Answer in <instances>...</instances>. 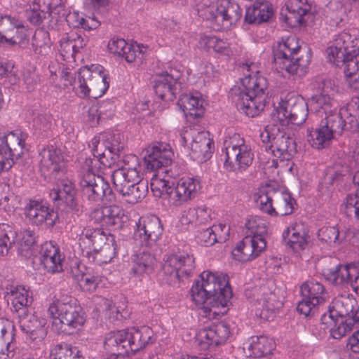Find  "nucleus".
<instances>
[{
	"instance_id": "f257e3e1",
	"label": "nucleus",
	"mask_w": 359,
	"mask_h": 359,
	"mask_svg": "<svg viewBox=\"0 0 359 359\" xmlns=\"http://www.w3.org/2000/svg\"><path fill=\"white\" fill-rule=\"evenodd\" d=\"M172 157L169 144L156 142L147 148L144 160L147 170L156 172L151 180L154 196L168 198L171 205L179 207L195 198L201 185L198 180L190 177L182 178L176 184L175 172L168 169Z\"/></svg>"
},
{
	"instance_id": "f03ea898",
	"label": "nucleus",
	"mask_w": 359,
	"mask_h": 359,
	"mask_svg": "<svg viewBox=\"0 0 359 359\" xmlns=\"http://www.w3.org/2000/svg\"><path fill=\"white\" fill-rule=\"evenodd\" d=\"M201 280L196 281L191 289L192 300L206 315H210L213 309L224 308L232 297V292L225 276L204 271Z\"/></svg>"
},
{
	"instance_id": "7ed1b4c3",
	"label": "nucleus",
	"mask_w": 359,
	"mask_h": 359,
	"mask_svg": "<svg viewBox=\"0 0 359 359\" xmlns=\"http://www.w3.org/2000/svg\"><path fill=\"white\" fill-rule=\"evenodd\" d=\"M323 324L330 327V334L334 339H341L359 323V305L353 294H342L335 297L328 307L327 313L321 316Z\"/></svg>"
},
{
	"instance_id": "20e7f679",
	"label": "nucleus",
	"mask_w": 359,
	"mask_h": 359,
	"mask_svg": "<svg viewBox=\"0 0 359 359\" xmlns=\"http://www.w3.org/2000/svg\"><path fill=\"white\" fill-rule=\"evenodd\" d=\"M122 163L123 165L111 175L113 184L123 200L128 203L135 204L145 197L148 190L147 184L142 180L137 156L126 155Z\"/></svg>"
},
{
	"instance_id": "39448f33",
	"label": "nucleus",
	"mask_w": 359,
	"mask_h": 359,
	"mask_svg": "<svg viewBox=\"0 0 359 359\" xmlns=\"http://www.w3.org/2000/svg\"><path fill=\"white\" fill-rule=\"evenodd\" d=\"M268 82L262 76H249L241 86H234L230 95L237 109L250 117L259 114L268 100Z\"/></svg>"
},
{
	"instance_id": "423d86ee",
	"label": "nucleus",
	"mask_w": 359,
	"mask_h": 359,
	"mask_svg": "<svg viewBox=\"0 0 359 359\" xmlns=\"http://www.w3.org/2000/svg\"><path fill=\"white\" fill-rule=\"evenodd\" d=\"M299 51L300 47L295 37H288L278 43L276 49L273 50V62L278 72L284 76L283 71L292 76H304L306 73L311 55L307 53L305 57H299Z\"/></svg>"
},
{
	"instance_id": "0eeeda50",
	"label": "nucleus",
	"mask_w": 359,
	"mask_h": 359,
	"mask_svg": "<svg viewBox=\"0 0 359 359\" xmlns=\"http://www.w3.org/2000/svg\"><path fill=\"white\" fill-rule=\"evenodd\" d=\"M53 318L52 325L57 331H65L66 327L77 329L86 321L85 313L75 299L66 297L51 303L48 309Z\"/></svg>"
},
{
	"instance_id": "6e6552de",
	"label": "nucleus",
	"mask_w": 359,
	"mask_h": 359,
	"mask_svg": "<svg viewBox=\"0 0 359 359\" xmlns=\"http://www.w3.org/2000/svg\"><path fill=\"white\" fill-rule=\"evenodd\" d=\"M103 69L102 66L80 69L74 78V83L70 82V85L81 97H100L109 87L108 77Z\"/></svg>"
},
{
	"instance_id": "1a4fd4ad",
	"label": "nucleus",
	"mask_w": 359,
	"mask_h": 359,
	"mask_svg": "<svg viewBox=\"0 0 359 359\" xmlns=\"http://www.w3.org/2000/svg\"><path fill=\"white\" fill-rule=\"evenodd\" d=\"M82 176L79 182L82 198L90 204L100 202L116 203V194L110 187L109 184L102 176L95 173L96 169L82 168Z\"/></svg>"
},
{
	"instance_id": "9d476101",
	"label": "nucleus",
	"mask_w": 359,
	"mask_h": 359,
	"mask_svg": "<svg viewBox=\"0 0 359 359\" xmlns=\"http://www.w3.org/2000/svg\"><path fill=\"white\" fill-rule=\"evenodd\" d=\"M246 227L251 231L233 250L232 255L239 262H248L257 257L266 247L265 235L267 229L265 224L255 219H250Z\"/></svg>"
},
{
	"instance_id": "9b49d317",
	"label": "nucleus",
	"mask_w": 359,
	"mask_h": 359,
	"mask_svg": "<svg viewBox=\"0 0 359 359\" xmlns=\"http://www.w3.org/2000/svg\"><path fill=\"white\" fill-rule=\"evenodd\" d=\"M195 269L193 255L184 252L165 256L161 275L163 280L172 286L177 285L184 278H187Z\"/></svg>"
},
{
	"instance_id": "f8f14e48",
	"label": "nucleus",
	"mask_w": 359,
	"mask_h": 359,
	"mask_svg": "<svg viewBox=\"0 0 359 359\" xmlns=\"http://www.w3.org/2000/svg\"><path fill=\"white\" fill-rule=\"evenodd\" d=\"M259 137L263 143L269 144L266 146V149H269L280 161H288L297 153V143L294 137L280 130L277 126H266Z\"/></svg>"
},
{
	"instance_id": "ddd939ff",
	"label": "nucleus",
	"mask_w": 359,
	"mask_h": 359,
	"mask_svg": "<svg viewBox=\"0 0 359 359\" xmlns=\"http://www.w3.org/2000/svg\"><path fill=\"white\" fill-rule=\"evenodd\" d=\"M308 112V104L302 97L291 96L276 109L272 118L281 126L289 123L299 126L305 122Z\"/></svg>"
},
{
	"instance_id": "4468645a",
	"label": "nucleus",
	"mask_w": 359,
	"mask_h": 359,
	"mask_svg": "<svg viewBox=\"0 0 359 359\" xmlns=\"http://www.w3.org/2000/svg\"><path fill=\"white\" fill-rule=\"evenodd\" d=\"M359 53V39L344 31L337 34L332 45L327 49L328 59L337 67H341L349 58Z\"/></svg>"
},
{
	"instance_id": "2eb2a0df",
	"label": "nucleus",
	"mask_w": 359,
	"mask_h": 359,
	"mask_svg": "<svg viewBox=\"0 0 359 359\" xmlns=\"http://www.w3.org/2000/svg\"><path fill=\"white\" fill-rule=\"evenodd\" d=\"M231 144L226 147L224 166L230 171L243 172L252 164L253 154L239 135H233Z\"/></svg>"
},
{
	"instance_id": "dca6fc26",
	"label": "nucleus",
	"mask_w": 359,
	"mask_h": 359,
	"mask_svg": "<svg viewBox=\"0 0 359 359\" xmlns=\"http://www.w3.org/2000/svg\"><path fill=\"white\" fill-rule=\"evenodd\" d=\"M190 140H191L190 149L195 158L201 161H205L210 158L214 142L210 139L208 131H198L194 126L187 128L180 134V142L183 147H185Z\"/></svg>"
},
{
	"instance_id": "f3484780",
	"label": "nucleus",
	"mask_w": 359,
	"mask_h": 359,
	"mask_svg": "<svg viewBox=\"0 0 359 359\" xmlns=\"http://www.w3.org/2000/svg\"><path fill=\"white\" fill-rule=\"evenodd\" d=\"M205 16L208 20L222 28L228 29L240 20L242 12L238 4L229 0H221L217 6L208 8Z\"/></svg>"
},
{
	"instance_id": "a211bd4d",
	"label": "nucleus",
	"mask_w": 359,
	"mask_h": 359,
	"mask_svg": "<svg viewBox=\"0 0 359 359\" xmlns=\"http://www.w3.org/2000/svg\"><path fill=\"white\" fill-rule=\"evenodd\" d=\"M24 140L13 132L0 135V172L8 170L24 154Z\"/></svg>"
},
{
	"instance_id": "6ab92c4d",
	"label": "nucleus",
	"mask_w": 359,
	"mask_h": 359,
	"mask_svg": "<svg viewBox=\"0 0 359 359\" xmlns=\"http://www.w3.org/2000/svg\"><path fill=\"white\" fill-rule=\"evenodd\" d=\"M80 243L88 245L95 252L107 255L110 261L115 253L114 238L111 234H106L102 229L85 228L79 238Z\"/></svg>"
},
{
	"instance_id": "aec40b11",
	"label": "nucleus",
	"mask_w": 359,
	"mask_h": 359,
	"mask_svg": "<svg viewBox=\"0 0 359 359\" xmlns=\"http://www.w3.org/2000/svg\"><path fill=\"white\" fill-rule=\"evenodd\" d=\"M134 238L140 246L152 248L163 233L161 221L156 216L140 217L136 224Z\"/></svg>"
},
{
	"instance_id": "412c9836",
	"label": "nucleus",
	"mask_w": 359,
	"mask_h": 359,
	"mask_svg": "<svg viewBox=\"0 0 359 359\" xmlns=\"http://www.w3.org/2000/svg\"><path fill=\"white\" fill-rule=\"evenodd\" d=\"M39 156V170L46 178L57 179L65 173L64 156L60 149L53 146L43 148Z\"/></svg>"
},
{
	"instance_id": "4be33fe9",
	"label": "nucleus",
	"mask_w": 359,
	"mask_h": 359,
	"mask_svg": "<svg viewBox=\"0 0 359 359\" xmlns=\"http://www.w3.org/2000/svg\"><path fill=\"white\" fill-rule=\"evenodd\" d=\"M300 290L303 299L298 303L297 310L305 316L313 315L316 306L325 301L324 286L317 281L310 280L303 283Z\"/></svg>"
},
{
	"instance_id": "5701e85b",
	"label": "nucleus",
	"mask_w": 359,
	"mask_h": 359,
	"mask_svg": "<svg viewBox=\"0 0 359 359\" xmlns=\"http://www.w3.org/2000/svg\"><path fill=\"white\" fill-rule=\"evenodd\" d=\"M25 214L28 220L37 226L45 224L53 227L58 219V214L41 201L30 200L25 208Z\"/></svg>"
},
{
	"instance_id": "b1692460",
	"label": "nucleus",
	"mask_w": 359,
	"mask_h": 359,
	"mask_svg": "<svg viewBox=\"0 0 359 359\" xmlns=\"http://www.w3.org/2000/svg\"><path fill=\"white\" fill-rule=\"evenodd\" d=\"M90 217L101 226L114 230L121 229L128 219L123 209L116 205L95 208Z\"/></svg>"
},
{
	"instance_id": "393cba45",
	"label": "nucleus",
	"mask_w": 359,
	"mask_h": 359,
	"mask_svg": "<svg viewBox=\"0 0 359 359\" xmlns=\"http://www.w3.org/2000/svg\"><path fill=\"white\" fill-rule=\"evenodd\" d=\"M230 330L229 326L223 323L212 325L208 328L201 330L196 335V341L201 350L224 344L229 338Z\"/></svg>"
},
{
	"instance_id": "a878e982",
	"label": "nucleus",
	"mask_w": 359,
	"mask_h": 359,
	"mask_svg": "<svg viewBox=\"0 0 359 359\" xmlns=\"http://www.w3.org/2000/svg\"><path fill=\"white\" fill-rule=\"evenodd\" d=\"M76 193L72 182L62 180L58 188L54 189L50 195L56 205H65L72 211L79 215L81 210L76 198Z\"/></svg>"
},
{
	"instance_id": "bb28decb",
	"label": "nucleus",
	"mask_w": 359,
	"mask_h": 359,
	"mask_svg": "<svg viewBox=\"0 0 359 359\" xmlns=\"http://www.w3.org/2000/svg\"><path fill=\"white\" fill-rule=\"evenodd\" d=\"M21 330L26 333L30 339L36 341H42L46 335L45 325L46 320L41 318L30 311L24 316H18Z\"/></svg>"
},
{
	"instance_id": "cd10ccee",
	"label": "nucleus",
	"mask_w": 359,
	"mask_h": 359,
	"mask_svg": "<svg viewBox=\"0 0 359 359\" xmlns=\"http://www.w3.org/2000/svg\"><path fill=\"white\" fill-rule=\"evenodd\" d=\"M285 6V21L289 26L296 27L306 22L311 6L305 0H289Z\"/></svg>"
},
{
	"instance_id": "c85d7f7f",
	"label": "nucleus",
	"mask_w": 359,
	"mask_h": 359,
	"mask_svg": "<svg viewBox=\"0 0 359 359\" xmlns=\"http://www.w3.org/2000/svg\"><path fill=\"white\" fill-rule=\"evenodd\" d=\"M128 352H137L153 343V331L149 327L125 330Z\"/></svg>"
},
{
	"instance_id": "c756f323",
	"label": "nucleus",
	"mask_w": 359,
	"mask_h": 359,
	"mask_svg": "<svg viewBox=\"0 0 359 359\" xmlns=\"http://www.w3.org/2000/svg\"><path fill=\"white\" fill-rule=\"evenodd\" d=\"M331 86V81H324L322 92L320 94L313 95L309 101L311 110L320 117L333 112V100L331 98L332 94L330 93L334 90Z\"/></svg>"
},
{
	"instance_id": "7c9ffc66",
	"label": "nucleus",
	"mask_w": 359,
	"mask_h": 359,
	"mask_svg": "<svg viewBox=\"0 0 359 359\" xmlns=\"http://www.w3.org/2000/svg\"><path fill=\"white\" fill-rule=\"evenodd\" d=\"M358 273L359 269L352 264H339L334 268H325L323 271L326 279L336 285L351 283L353 286L355 277Z\"/></svg>"
},
{
	"instance_id": "2f4dec72",
	"label": "nucleus",
	"mask_w": 359,
	"mask_h": 359,
	"mask_svg": "<svg viewBox=\"0 0 359 359\" xmlns=\"http://www.w3.org/2000/svg\"><path fill=\"white\" fill-rule=\"evenodd\" d=\"M257 302L262 305V309L257 308V313L260 310V318L267 321L273 320L276 311L283 306V303L278 299L275 293L270 292L264 286L260 289V292L257 293Z\"/></svg>"
},
{
	"instance_id": "473e14b6",
	"label": "nucleus",
	"mask_w": 359,
	"mask_h": 359,
	"mask_svg": "<svg viewBox=\"0 0 359 359\" xmlns=\"http://www.w3.org/2000/svg\"><path fill=\"white\" fill-rule=\"evenodd\" d=\"M41 263L48 272L54 273L62 271L60 249L52 243H46L41 249Z\"/></svg>"
},
{
	"instance_id": "72a5a7b5",
	"label": "nucleus",
	"mask_w": 359,
	"mask_h": 359,
	"mask_svg": "<svg viewBox=\"0 0 359 359\" xmlns=\"http://www.w3.org/2000/svg\"><path fill=\"white\" fill-rule=\"evenodd\" d=\"M177 76L165 73L159 75L155 80L154 86L156 94L162 100L165 102L172 101L176 97Z\"/></svg>"
},
{
	"instance_id": "f704fd0d",
	"label": "nucleus",
	"mask_w": 359,
	"mask_h": 359,
	"mask_svg": "<svg viewBox=\"0 0 359 359\" xmlns=\"http://www.w3.org/2000/svg\"><path fill=\"white\" fill-rule=\"evenodd\" d=\"M125 330L111 331L105 335L104 349L109 355L119 356L128 353Z\"/></svg>"
},
{
	"instance_id": "c9c22d12",
	"label": "nucleus",
	"mask_w": 359,
	"mask_h": 359,
	"mask_svg": "<svg viewBox=\"0 0 359 359\" xmlns=\"http://www.w3.org/2000/svg\"><path fill=\"white\" fill-rule=\"evenodd\" d=\"M8 293L11 296L12 311L15 312L18 316H24L30 311L29 306L32 304V298L24 286L14 287Z\"/></svg>"
},
{
	"instance_id": "e433bc0d",
	"label": "nucleus",
	"mask_w": 359,
	"mask_h": 359,
	"mask_svg": "<svg viewBox=\"0 0 359 359\" xmlns=\"http://www.w3.org/2000/svg\"><path fill=\"white\" fill-rule=\"evenodd\" d=\"M131 273L140 276L152 273L156 265L155 257L149 250H142L132 257Z\"/></svg>"
},
{
	"instance_id": "4c0bfd02",
	"label": "nucleus",
	"mask_w": 359,
	"mask_h": 359,
	"mask_svg": "<svg viewBox=\"0 0 359 359\" xmlns=\"http://www.w3.org/2000/svg\"><path fill=\"white\" fill-rule=\"evenodd\" d=\"M108 49L111 53L121 56L128 63H132L142 55L140 47L128 43L123 39L114 38L108 43Z\"/></svg>"
},
{
	"instance_id": "58836bf2",
	"label": "nucleus",
	"mask_w": 359,
	"mask_h": 359,
	"mask_svg": "<svg viewBox=\"0 0 359 359\" xmlns=\"http://www.w3.org/2000/svg\"><path fill=\"white\" fill-rule=\"evenodd\" d=\"M273 15L271 5L264 0H257L246 9L245 20L249 24L266 22Z\"/></svg>"
},
{
	"instance_id": "ea45409f",
	"label": "nucleus",
	"mask_w": 359,
	"mask_h": 359,
	"mask_svg": "<svg viewBox=\"0 0 359 359\" xmlns=\"http://www.w3.org/2000/svg\"><path fill=\"white\" fill-rule=\"evenodd\" d=\"M105 144L104 140V135L102 139L93 138L91 141L90 146L92 147V151L94 158H87L83 165V168L86 169H96L101 168V165L104 167L109 166L111 163L109 161V156H108L107 150L105 147L102 145L101 151H99L100 146Z\"/></svg>"
},
{
	"instance_id": "a19ab883",
	"label": "nucleus",
	"mask_w": 359,
	"mask_h": 359,
	"mask_svg": "<svg viewBox=\"0 0 359 359\" xmlns=\"http://www.w3.org/2000/svg\"><path fill=\"white\" fill-rule=\"evenodd\" d=\"M243 349L248 357H263L271 354L275 348L273 341L266 336L252 337Z\"/></svg>"
},
{
	"instance_id": "79ce46f5",
	"label": "nucleus",
	"mask_w": 359,
	"mask_h": 359,
	"mask_svg": "<svg viewBox=\"0 0 359 359\" xmlns=\"http://www.w3.org/2000/svg\"><path fill=\"white\" fill-rule=\"evenodd\" d=\"M23 27V24L15 18L0 16V42L12 46L17 44V39L20 38L18 29Z\"/></svg>"
},
{
	"instance_id": "37998d69",
	"label": "nucleus",
	"mask_w": 359,
	"mask_h": 359,
	"mask_svg": "<svg viewBox=\"0 0 359 359\" xmlns=\"http://www.w3.org/2000/svg\"><path fill=\"white\" fill-rule=\"evenodd\" d=\"M289 237L287 245L294 252H299L306 248L309 243L308 230L304 223H295L287 230Z\"/></svg>"
},
{
	"instance_id": "c03bdc74",
	"label": "nucleus",
	"mask_w": 359,
	"mask_h": 359,
	"mask_svg": "<svg viewBox=\"0 0 359 359\" xmlns=\"http://www.w3.org/2000/svg\"><path fill=\"white\" fill-rule=\"evenodd\" d=\"M271 196L275 205L273 206L275 212L273 216H285L293 212L296 202L290 193L283 189L274 188V194Z\"/></svg>"
},
{
	"instance_id": "a18cd8bd",
	"label": "nucleus",
	"mask_w": 359,
	"mask_h": 359,
	"mask_svg": "<svg viewBox=\"0 0 359 359\" xmlns=\"http://www.w3.org/2000/svg\"><path fill=\"white\" fill-rule=\"evenodd\" d=\"M177 104L180 109L190 117L198 118L203 114V100L198 93L182 95Z\"/></svg>"
},
{
	"instance_id": "49530a36",
	"label": "nucleus",
	"mask_w": 359,
	"mask_h": 359,
	"mask_svg": "<svg viewBox=\"0 0 359 359\" xmlns=\"http://www.w3.org/2000/svg\"><path fill=\"white\" fill-rule=\"evenodd\" d=\"M309 133L308 141L313 148L317 149L328 147L335 138L327 129V126H325L321 122L318 128L309 130Z\"/></svg>"
},
{
	"instance_id": "de8ad7c7",
	"label": "nucleus",
	"mask_w": 359,
	"mask_h": 359,
	"mask_svg": "<svg viewBox=\"0 0 359 359\" xmlns=\"http://www.w3.org/2000/svg\"><path fill=\"white\" fill-rule=\"evenodd\" d=\"M353 182L359 186V170L353 176ZM342 210L347 217L359 221V190L347 195L342 205Z\"/></svg>"
},
{
	"instance_id": "09e8293b",
	"label": "nucleus",
	"mask_w": 359,
	"mask_h": 359,
	"mask_svg": "<svg viewBox=\"0 0 359 359\" xmlns=\"http://www.w3.org/2000/svg\"><path fill=\"white\" fill-rule=\"evenodd\" d=\"M274 194V188L267 186L259 191L255 195V201L259 209L268 215L273 216L275 210L273 208L274 201L271 194Z\"/></svg>"
},
{
	"instance_id": "8fccbe9b",
	"label": "nucleus",
	"mask_w": 359,
	"mask_h": 359,
	"mask_svg": "<svg viewBox=\"0 0 359 359\" xmlns=\"http://www.w3.org/2000/svg\"><path fill=\"white\" fill-rule=\"evenodd\" d=\"M17 233L8 224H0V257L8 253L12 245L15 243Z\"/></svg>"
},
{
	"instance_id": "3c124183",
	"label": "nucleus",
	"mask_w": 359,
	"mask_h": 359,
	"mask_svg": "<svg viewBox=\"0 0 359 359\" xmlns=\"http://www.w3.org/2000/svg\"><path fill=\"white\" fill-rule=\"evenodd\" d=\"M51 353L54 359H84L78 347L66 343L57 344Z\"/></svg>"
},
{
	"instance_id": "603ef678",
	"label": "nucleus",
	"mask_w": 359,
	"mask_h": 359,
	"mask_svg": "<svg viewBox=\"0 0 359 359\" xmlns=\"http://www.w3.org/2000/svg\"><path fill=\"white\" fill-rule=\"evenodd\" d=\"M105 144L100 146L99 151H101L102 145L107 148L110 159L115 161L119 156V153L123 149L124 144L121 142L119 135L109 134L104 135Z\"/></svg>"
},
{
	"instance_id": "864d4df0",
	"label": "nucleus",
	"mask_w": 359,
	"mask_h": 359,
	"mask_svg": "<svg viewBox=\"0 0 359 359\" xmlns=\"http://www.w3.org/2000/svg\"><path fill=\"white\" fill-rule=\"evenodd\" d=\"M321 123L325 126H327V129L334 137L341 135L345 126L344 121L341 115L337 112H332L325 115V119L322 120Z\"/></svg>"
},
{
	"instance_id": "5fc2aeb1",
	"label": "nucleus",
	"mask_w": 359,
	"mask_h": 359,
	"mask_svg": "<svg viewBox=\"0 0 359 359\" xmlns=\"http://www.w3.org/2000/svg\"><path fill=\"white\" fill-rule=\"evenodd\" d=\"M35 52L38 54L46 55L50 49V41L47 32L40 31L36 33L32 39Z\"/></svg>"
},
{
	"instance_id": "6e6d98bb",
	"label": "nucleus",
	"mask_w": 359,
	"mask_h": 359,
	"mask_svg": "<svg viewBox=\"0 0 359 359\" xmlns=\"http://www.w3.org/2000/svg\"><path fill=\"white\" fill-rule=\"evenodd\" d=\"M318 238L330 245L339 243V231L335 226H325L319 229Z\"/></svg>"
},
{
	"instance_id": "4d7b16f0",
	"label": "nucleus",
	"mask_w": 359,
	"mask_h": 359,
	"mask_svg": "<svg viewBox=\"0 0 359 359\" xmlns=\"http://www.w3.org/2000/svg\"><path fill=\"white\" fill-rule=\"evenodd\" d=\"M211 209L203 205L198 207L197 208L190 209L189 210V215L192 217H195V224L196 225L207 224L211 221Z\"/></svg>"
},
{
	"instance_id": "13d9d810",
	"label": "nucleus",
	"mask_w": 359,
	"mask_h": 359,
	"mask_svg": "<svg viewBox=\"0 0 359 359\" xmlns=\"http://www.w3.org/2000/svg\"><path fill=\"white\" fill-rule=\"evenodd\" d=\"M196 238L199 243L205 246H211L218 243L217 235L215 234L212 227L198 231Z\"/></svg>"
},
{
	"instance_id": "bf43d9fd",
	"label": "nucleus",
	"mask_w": 359,
	"mask_h": 359,
	"mask_svg": "<svg viewBox=\"0 0 359 359\" xmlns=\"http://www.w3.org/2000/svg\"><path fill=\"white\" fill-rule=\"evenodd\" d=\"M78 281L83 290L93 292L95 290L100 282V278L98 276L84 273L81 275L80 279H78Z\"/></svg>"
},
{
	"instance_id": "052dcab7",
	"label": "nucleus",
	"mask_w": 359,
	"mask_h": 359,
	"mask_svg": "<svg viewBox=\"0 0 359 359\" xmlns=\"http://www.w3.org/2000/svg\"><path fill=\"white\" fill-rule=\"evenodd\" d=\"M60 51L61 55L67 59L72 57L74 58L76 55V52L74 48L72 39L70 33L64 36L60 41Z\"/></svg>"
},
{
	"instance_id": "680f3d73",
	"label": "nucleus",
	"mask_w": 359,
	"mask_h": 359,
	"mask_svg": "<svg viewBox=\"0 0 359 359\" xmlns=\"http://www.w3.org/2000/svg\"><path fill=\"white\" fill-rule=\"evenodd\" d=\"M34 127L39 130L46 131L52 126L51 116L48 114H38L33 118Z\"/></svg>"
},
{
	"instance_id": "e2e57ef3",
	"label": "nucleus",
	"mask_w": 359,
	"mask_h": 359,
	"mask_svg": "<svg viewBox=\"0 0 359 359\" xmlns=\"http://www.w3.org/2000/svg\"><path fill=\"white\" fill-rule=\"evenodd\" d=\"M344 67V73L346 77L353 76L359 72V53L353 58H349L344 63L341 65Z\"/></svg>"
},
{
	"instance_id": "0e129e2a",
	"label": "nucleus",
	"mask_w": 359,
	"mask_h": 359,
	"mask_svg": "<svg viewBox=\"0 0 359 359\" xmlns=\"http://www.w3.org/2000/svg\"><path fill=\"white\" fill-rule=\"evenodd\" d=\"M104 304L106 309L109 312V318H113L117 320H119L122 318H126L128 312L126 311L123 307L116 306L108 300L105 302Z\"/></svg>"
},
{
	"instance_id": "69168bd1",
	"label": "nucleus",
	"mask_w": 359,
	"mask_h": 359,
	"mask_svg": "<svg viewBox=\"0 0 359 359\" xmlns=\"http://www.w3.org/2000/svg\"><path fill=\"white\" fill-rule=\"evenodd\" d=\"M214 233L217 235L218 243L225 242L229 235V226L226 224H219L212 226Z\"/></svg>"
},
{
	"instance_id": "338daca9",
	"label": "nucleus",
	"mask_w": 359,
	"mask_h": 359,
	"mask_svg": "<svg viewBox=\"0 0 359 359\" xmlns=\"http://www.w3.org/2000/svg\"><path fill=\"white\" fill-rule=\"evenodd\" d=\"M0 205L5 212L11 215L15 212L17 208V198L13 195L5 196L1 200Z\"/></svg>"
},
{
	"instance_id": "774afa93",
	"label": "nucleus",
	"mask_w": 359,
	"mask_h": 359,
	"mask_svg": "<svg viewBox=\"0 0 359 359\" xmlns=\"http://www.w3.org/2000/svg\"><path fill=\"white\" fill-rule=\"evenodd\" d=\"M27 20L34 25H40L46 18V13L40 10H31L27 12Z\"/></svg>"
}]
</instances>
